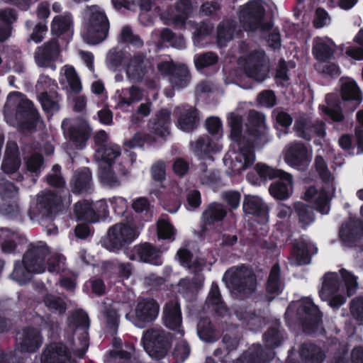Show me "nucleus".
Returning a JSON list of instances; mask_svg holds the SVG:
<instances>
[{
	"label": "nucleus",
	"instance_id": "obj_46",
	"mask_svg": "<svg viewBox=\"0 0 363 363\" xmlns=\"http://www.w3.org/2000/svg\"><path fill=\"white\" fill-rule=\"evenodd\" d=\"M294 208L302 228L306 229L315 220L314 209L301 201L294 203Z\"/></svg>",
	"mask_w": 363,
	"mask_h": 363
},
{
	"label": "nucleus",
	"instance_id": "obj_37",
	"mask_svg": "<svg viewBox=\"0 0 363 363\" xmlns=\"http://www.w3.org/2000/svg\"><path fill=\"white\" fill-rule=\"evenodd\" d=\"M241 336L239 326L237 324H225L222 337V342L225 345V355H228L238 349Z\"/></svg>",
	"mask_w": 363,
	"mask_h": 363
},
{
	"label": "nucleus",
	"instance_id": "obj_18",
	"mask_svg": "<svg viewBox=\"0 0 363 363\" xmlns=\"http://www.w3.org/2000/svg\"><path fill=\"white\" fill-rule=\"evenodd\" d=\"M21 165V160L16 143L8 141L1 164L3 172L8 174L11 179L21 182L23 176L18 172Z\"/></svg>",
	"mask_w": 363,
	"mask_h": 363
},
{
	"label": "nucleus",
	"instance_id": "obj_31",
	"mask_svg": "<svg viewBox=\"0 0 363 363\" xmlns=\"http://www.w3.org/2000/svg\"><path fill=\"white\" fill-rule=\"evenodd\" d=\"M265 300L270 303L283 291L281 281V269L279 264H274L265 283Z\"/></svg>",
	"mask_w": 363,
	"mask_h": 363
},
{
	"label": "nucleus",
	"instance_id": "obj_39",
	"mask_svg": "<svg viewBox=\"0 0 363 363\" xmlns=\"http://www.w3.org/2000/svg\"><path fill=\"white\" fill-rule=\"evenodd\" d=\"M224 206L218 202L211 203L202 213V221L205 225H211L222 222L227 216Z\"/></svg>",
	"mask_w": 363,
	"mask_h": 363
},
{
	"label": "nucleus",
	"instance_id": "obj_43",
	"mask_svg": "<svg viewBox=\"0 0 363 363\" xmlns=\"http://www.w3.org/2000/svg\"><path fill=\"white\" fill-rule=\"evenodd\" d=\"M73 191L77 193L87 191L91 187L92 179L90 170L84 167L75 172L71 182Z\"/></svg>",
	"mask_w": 363,
	"mask_h": 363
},
{
	"label": "nucleus",
	"instance_id": "obj_38",
	"mask_svg": "<svg viewBox=\"0 0 363 363\" xmlns=\"http://www.w3.org/2000/svg\"><path fill=\"white\" fill-rule=\"evenodd\" d=\"M299 354L304 363H322L325 357L322 349L312 342L301 344Z\"/></svg>",
	"mask_w": 363,
	"mask_h": 363
},
{
	"label": "nucleus",
	"instance_id": "obj_54",
	"mask_svg": "<svg viewBox=\"0 0 363 363\" xmlns=\"http://www.w3.org/2000/svg\"><path fill=\"white\" fill-rule=\"evenodd\" d=\"M312 54L318 61L327 62L333 57L334 50L325 42H315L312 48Z\"/></svg>",
	"mask_w": 363,
	"mask_h": 363
},
{
	"label": "nucleus",
	"instance_id": "obj_44",
	"mask_svg": "<svg viewBox=\"0 0 363 363\" xmlns=\"http://www.w3.org/2000/svg\"><path fill=\"white\" fill-rule=\"evenodd\" d=\"M236 21L232 19L223 20L217 28V40L220 45H225L227 43L233 38L234 33L237 29Z\"/></svg>",
	"mask_w": 363,
	"mask_h": 363
},
{
	"label": "nucleus",
	"instance_id": "obj_52",
	"mask_svg": "<svg viewBox=\"0 0 363 363\" xmlns=\"http://www.w3.org/2000/svg\"><path fill=\"white\" fill-rule=\"evenodd\" d=\"M341 287L345 290L347 296H353L357 289V277L345 269L340 270Z\"/></svg>",
	"mask_w": 363,
	"mask_h": 363
},
{
	"label": "nucleus",
	"instance_id": "obj_56",
	"mask_svg": "<svg viewBox=\"0 0 363 363\" xmlns=\"http://www.w3.org/2000/svg\"><path fill=\"white\" fill-rule=\"evenodd\" d=\"M118 41L125 44H130L136 48H142L144 44L142 38L138 35L134 34L129 26L123 28L118 36Z\"/></svg>",
	"mask_w": 363,
	"mask_h": 363
},
{
	"label": "nucleus",
	"instance_id": "obj_16",
	"mask_svg": "<svg viewBox=\"0 0 363 363\" xmlns=\"http://www.w3.org/2000/svg\"><path fill=\"white\" fill-rule=\"evenodd\" d=\"M74 213L79 220L90 223L105 220L108 216L106 201L101 200L93 206L87 201L77 202L74 206Z\"/></svg>",
	"mask_w": 363,
	"mask_h": 363
},
{
	"label": "nucleus",
	"instance_id": "obj_25",
	"mask_svg": "<svg viewBox=\"0 0 363 363\" xmlns=\"http://www.w3.org/2000/svg\"><path fill=\"white\" fill-rule=\"evenodd\" d=\"M244 267L236 268L229 277V283L233 290L240 294H252L257 286V280L253 274H247Z\"/></svg>",
	"mask_w": 363,
	"mask_h": 363
},
{
	"label": "nucleus",
	"instance_id": "obj_7",
	"mask_svg": "<svg viewBox=\"0 0 363 363\" xmlns=\"http://www.w3.org/2000/svg\"><path fill=\"white\" fill-rule=\"evenodd\" d=\"M264 347L261 344H253L236 359L235 363H269L273 358L272 350L279 346L283 337L279 330V325L269 327L263 334Z\"/></svg>",
	"mask_w": 363,
	"mask_h": 363
},
{
	"label": "nucleus",
	"instance_id": "obj_57",
	"mask_svg": "<svg viewBox=\"0 0 363 363\" xmlns=\"http://www.w3.org/2000/svg\"><path fill=\"white\" fill-rule=\"evenodd\" d=\"M0 197L3 202L18 199V189L11 182L1 179L0 180Z\"/></svg>",
	"mask_w": 363,
	"mask_h": 363
},
{
	"label": "nucleus",
	"instance_id": "obj_53",
	"mask_svg": "<svg viewBox=\"0 0 363 363\" xmlns=\"http://www.w3.org/2000/svg\"><path fill=\"white\" fill-rule=\"evenodd\" d=\"M16 20V13L11 9L0 11V42L9 36V23Z\"/></svg>",
	"mask_w": 363,
	"mask_h": 363
},
{
	"label": "nucleus",
	"instance_id": "obj_29",
	"mask_svg": "<svg viewBox=\"0 0 363 363\" xmlns=\"http://www.w3.org/2000/svg\"><path fill=\"white\" fill-rule=\"evenodd\" d=\"M279 180L272 183L269 187L270 195L277 200L288 199L293 191L292 176L286 172L279 177Z\"/></svg>",
	"mask_w": 363,
	"mask_h": 363
},
{
	"label": "nucleus",
	"instance_id": "obj_62",
	"mask_svg": "<svg viewBox=\"0 0 363 363\" xmlns=\"http://www.w3.org/2000/svg\"><path fill=\"white\" fill-rule=\"evenodd\" d=\"M218 61V57L212 52H205L199 55L194 60V63L198 70L216 65Z\"/></svg>",
	"mask_w": 363,
	"mask_h": 363
},
{
	"label": "nucleus",
	"instance_id": "obj_11",
	"mask_svg": "<svg viewBox=\"0 0 363 363\" xmlns=\"http://www.w3.org/2000/svg\"><path fill=\"white\" fill-rule=\"evenodd\" d=\"M265 9L258 1H250L240 11V20L246 30L269 31L273 27L271 21H264Z\"/></svg>",
	"mask_w": 363,
	"mask_h": 363
},
{
	"label": "nucleus",
	"instance_id": "obj_2",
	"mask_svg": "<svg viewBox=\"0 0 363 363\" xmlns=\"http://www.w3.org/2000/svg\"><path fill=\"white\" fill-rule=\"evenodd\" d=\"M228 123L233 143L223 157V163L233 174H239L255 164L254 144L250 136L242 135V118L240 115L231 113Z\"/></svg>",
	"mask_w": 363,
	"mask_h": 363
},
{
	"label": "nucleus",
	"instance_id": "obj_60",
	"mask_svg": "<svg viewBox=\"0 0 363 363\" xmlns=\"http://www.w3.org/2000/svg\"><path fill=\"white\" fill-rule=\"evenodd\" d=\"M354 41L359 46H349L345 53L355 60H363V28L354 36Z\"/></svg>",
	"mask_w": 363,
	"mask_h": 363
},
{
	"label": "nucleus",
	"instance_id": "obj_26",
	"mask_svg": "<svg viewBox=\"0 0 363 363\" xmlns=\"http://www.w3.org/2000/svg\"><path fill=\"white\" fill-rule=\"evenodd\" d=\"M163 320L164 325L175 331L181 336L184 335L182 329V316L180 304L177 301H169L166 303L163 310Z\"/></svg>",
	"mask_w": 363,
	"mask_h": 363
},
{
	"label": "nucleus",
	"instance_id": "obj_21",
	"mask_svg": "<svg viewBox=\"0 0 363 363\" xmlns=\"http://www.w3.org/2000/svg\"><path fill=\"white\" fill-rule=\"evenodd\" d=\"M160 306L157 302L151 298L141 299L137 304L134 324L140 328L154 321L159 313Z\"/></svg>",
	"mask_w": 363,
	"mask_h": 363
},
{
	"label": "nucleus",
	"instance_id": "obj_48",
	"mask_svg": "<svg viewBox=\"0 0 363 363\" xmlns=\"http://www.w3.org/2000/svg\"><path fill=\"white\" fill-rule=\"evenodd\" d=\"M320 296L330 297L337 294L341 288L340 279L336 273L325 274L323 277Z\"/></svg>",
	"mask_w": 363,
	"mask_h": 363
},
{
	"label": "nucleus",
	"instance_id": "obj_24",
	"mask_svg": "<svg viewBox=\"0 0 363 363\" xmlns=\"http://www.w3.org/2000/svg\"><path fill=\"white\" fill-rule=\"evenodd\" d=\"M60 53L58 44L56 40H51L38 47L35 52L34 59L36 65L40 67L56 69L54 62L57 60Z\"/></svg>",
	"mask_w": 363,
	"mask_h": 363
},
{
	"label": "nucleus",
	"instance_id": "obj_41",
	"mask_svg": "<svg viewBox=\"0 0 363 363\" xmlns=\"http://www.w3.org/2000/svg\"><path fill=\"white\" fill-rule=\"evenodd\" d=\"M135 251L141 262L154 265L162 264L161 257L157 248L152 244L145 242L135 246Z\"/></svg>",
	"mask_w": 363,
	"mask_h": 363
},
{
	"label": "nucleus",
	"instance_id": "obj_8",
	"mask_svg": "<svg viewBox=\"0 0 363 363\" xmlns=\"http://www.w3.org/2000/svg\"><path fill=\"white\" fill-rule=\"evenodd\" d=\"M84 40L89 44H97L108 35L109 23L104 11L98 6H87L82 13Z\"/></svg>",
	"mask_w": 363,
	"mask_h": 363
},
{
	"label": "nucleus",
	"instance_id": "obj_14",
	"mask_svg": "<svg viewBox=\"0 0 363 363\" xmlns=\"http://www.w3.org/2000/svg\"><path fill=\"white\" fill-rule=\"evenodd\" d=\"M60 202V197L52 191L40 193L37 196L35 203L30 208V219L40 223L50 219Z\"/></svg>",
	"mask_w": 363,
	"mask_h": 363
},
{
	"label": "nucleus",
	"instance_id": "obj_36",
	"mask_svg": "<svg viewBox=\"0 0 363 363\" xmlns=\"http://www.w3.org/2000/svg\"><path fill=\"white\" fill-rule=\"evenodd\" d=\"M23 240L21 235L9 228H0V247L5 254H13Z\"/></svg>",
	"mask_w": 363,
	"mask_h": 363
},
{
	"label": "nucleus",
	"instance_id": "obj_10",
	"mask_svg": "<svg viewBox=\"0 0 363 363\" xmlns=\"http://www.w3.org/2000/svg\"><path fill=\"white\" fill-rule=\"evenodd\" d=\"M141 343L145 352L153 359L164 358L172 347V336L158 328H150L143 332Z\"/></svg>",
	"mask_w": 363,
	"mask_h": 363
},
{
	"label": "nucleus",
	"instance_id": "obj_22",
	"mask_svg": "<svg viewBox=\"0 0 363 363\" xmlns=\"http://www.w3.org/2000/svg\"><path fill=\"white\" fill-rule=\"evenodd\" d=\"M41 363H74L70 348L62 342H53L45 346Z\"/></svg>",
	"mask_w": 363,
	"mask_h": 363
},
{
	"label": "nucleus",
	"instance_id": "obj_47",
	"mask_svg": "<svg viewBox=\"0 0 363 363\" xmlns=\"http://www.w3.org/2000/svg\"><path fill=\"white\" fill-rule=\"evenodd\" d=\"M122 346V340L115 337V363H133L131 354L135 351L133 344L125 342V350H123Z\"/></svg>",
	"mask_w": 363,
	"mask_h": 363
},
{
	"label": "nucleus",
	"instance_id": "obj_15",
	"mask_svg": "<svg viewBox=\"0 0 363 363\" xmlns=\"http://www.w3.org/2000/svg\"><path fill=\"white\" fill-rule=\"evenodd\" d=\"M64 133L68 135L69 140L78 149L84 147L91 135V129L88 122L83 118H66L62 122Z\"/></svg>",
	"mask_w": 363,
	"mask_h": 363
},
{
	"label": "nucleus",
	"instance_id": "obj_12",
	"mask_svg": "<svg viewBox=\"0 0 363 363\" xmlns=\"http://www.w3.org/2000/svg\"><path fill=\"white\" fill-rule=\"evenodd\" d=\"M296 317L302 330L307 335H314L323 323V313L311 298L304 299L299 305Z\"/></svg>",
	"mask_w": 363,
	"mask_h": 363
},
{
	"label": "nucleus",
	"instance_id": "obj_3",
	"mask_svg": "<svg viewBox=\"0 0 363 363\" xmlns=\"http://www.w3.org/2000/svg\"><path fill=\"white\" fill-rule=\"evenodd\" d=\"M124 67L128 79L133 83H143L150 89L159 86V75L155 69V60L145 52L131 55L115 50V68Z\"/></svg>",
	"mask_w": 363,
	"mask_h": 363
},
{
	"label": "nucleus",
	"instance_id": "obj_32",
	"mask_svg": "<svg viewBox=\"0 0 363 363\" xmlns=\"http://www.w3.org/2000/svg\"><path fill=\"white\" fill-rule=\"evenodd\" d=\"M242 209L245 214L252 215L262 221L267 220L269 213L268 206L258 196L245 195Z\"/></svg>",
	"mask_w": 363,
	"mask_h": 363
},
{
	"label": "nucleus",
	"instance_id": "obj_61",
	"mask_svg": "<svg viewBox=\"0 0 363 363\" xmlns=\"http://www.w3.org/2000/svg\"><path fill=\"white\" fill-rule=\"evenodd\" d=\"M190 351L191 349L188 342L186 341H180L175 345L172 352V356L176 363H182L189 357Z\"/></svg>",
	"mask_w": 363,
	"mask_h": 363
},
{
	"label": "nucleus",
	"instance_id": "obj_23",
	"mask_svg": "<svg viewBox=\"0 0 363 363\" xmlns=\"http://www.w3.org/2000/svg\"><path fill=\"white\" fill-rule=\"evenodd\" d=\"M248 123L247 133L252 140L254 146L264 144L266 142L267 129L264 115L257 111L252 110L248 115Z\"/></svg>",
	"mask_w": 363,
	"mask_h": 363
},
{
	"label": "nucleus",
	"instance_id": "obj_55",
	"mask_svg": "<svg viewBox=\"0 0 363 363\" xmlns=\"http://www.w3.org/2000/svg\"><path fill=\"white\" fill-rule=\"evenodd\" d=\"M45 307L51 312L62 314L67 310V304L65 301L55 295L48 294L43 299Z\"/></svg>",
	"mask_w": 363,
	"mask_h": 363
},
{
	"label": "nucleus",
	"instance_id": "obj_13",
	"mask_svg": "<svg viewBox=\"0 0 363 363\" xmlns=\"http://www.w3.org/2000/svg\"><path fill=\"white\" fill-rule=\"evenodd\" d=\"M69 330L77 337L78 343L76 352L80 357H83L89 347V319L87 314L82 311H75L68 319Z\"/></svg>",
	"mask_w": 363,
	"mask_h": 363
},
{
	"label": "nucleus",
	"instance_id": "obj_58",
	"mask_svg": "<svg viewBox=\"0 0 363 363\" xmlns=\"http://www.w3.org/2000/svg\"><path fill=\"white\" fill-rule=\"evenodd\" d=\"M255 170L261 180H272L283 175L284 171L271 167L263 163H257L255 166Z\"/></svg>",
	"mask_w": 363,
	"mask_h": 363
},
{
	"label": "nucleus",
	"instance_id": "obj_50",
	"mask_svg": "<svg viewBox=\"0 0 363 363\" xmlns=\"http://www.w3.org/2000/svg\"><path fill=\"white\" fill-rule=\"evenodd\" d=\"M208 301L216 312L218 315H221L227 311L225 303L222 300L220 291L218 284L213 281L208 296Z\"/></svg>",
	"mask_w": 363,
	"mask_h": 363
},
{
	"label": "nucleus",
	"instance_id": "obj_4",
	"mask_svg": "<svg viewBox=\"0 0 363 363\" xmlns=\"http://www.w3.org/2000/svg\"><path fill=\"white\" fill-rule=\"evenodd\" d=\"M362 96L357 84L354 80L343 82L340 88V98L335 93L325 96L326 106H319L322 112L334 122L345 119L343 111L354 112L362 103Z\"/></svg>",
	"mask_w": 363,
	"mask_h": 363
},
{
	"label": "nucleus",
	"instance_id": "obj_19",
	"mask_svg": "<svg viewBox=\"0 0 363 363\" xmlns=\"http://www.w3.org/2000/svg\"><path fill=\"white\" fill-rule=\"evenodd\" d=\"M244 73L249 78L261 82L268 76V68L266 65L264 54L259 51L250 53L243 65Z\"/></svg>",
	"mask_w": 363,
	"mask_h": 363
},
{
	"label": "nucleus",
	"instance_id": "obj_40",
	"mask_svg": "<svg viewBox=\"0 0 363 363\" xmlns=\"http://www.w3.org/2000/svg\"><path fill=\"white\" fill-rule=\"evenodd\" d=\"M197 333L199 338L208 343L216 342L221 334L216 330L211 320L208 318H201L197 324Z\"/></svg>",
	"mask_w": 363,
	"mask_h": 363
},
{
	"label": "nucleus",
	"instance_id": "obj_64",
	"mask_svg": "<svg viewBox=\"0 0 363 363\" xmlns=\"http://www.w3.org/2000/svg\"><path fill=\"white\" fill-rule=\"evenodd\" d=\"M350 309L352 318L363 323V296L354 298L350 303Z\"/></svg>",
	"mask_w": 363,
	"mask_h": 363
},
{
	"label": "nucleus",
	"instance_id": "obj_30",
	"mask_svg": "<svg viewBox=\"0 0 363 363\" xmlns=\"http://www.w3.org/2000/svg\"><path fill=\"white\" fill-rule=\"evenodd\" d=\"M60 84L67 92L79 93L82 90V84L74 67L66 65L60 69Z\"/></svg>",
	"mask_w": 363,
	"mask_h": 363
},
{
	"label": "nucleus",
	"instance_id": "obj_45",
	"mask_svg": "<svg viewBox=\"0 0 363 363\" xmlns=\"http://www.w3.org/2000/svg\"><path fill=\"white\" fill-rule=\"evenodd\" d=\"M298 265H306L311 261L309 244L305 240L294 243L291 252Z\"/></svg>",
	"mask_w": 363,
	"mask_h": 363
},
{
	"label": "nucleus",
	"instance_id": "obj_63",
	"mask_svg": "<svg viewBox=\"0 0 363 363\" xmlns=\"http://www.w3.org/2000/svg\"><path fill=\"white\" fill-rule=\"evenodd\" d=\"M331 18L328 11L322 8L318 7L314 13V18L313 20V26L315 29H320L325 26L330 25Z\"/></svg>",
	"mask_w": 363,
	"mask_h": 363
},
{
	"label": "nucleus",
	"instance_id": "obj_27",
	"mask_svg": "<svg viewBox=\"0 0 363 363\" xmlns=\"http://www.w3.org/2000/svg\"><path fill=\"white\" fill-rule=\"evenodd\" d=\"M139 233L133 223L125 222L115 224V252L127 247Z\"/></svg>",
	"mask_w": 363,
	"mask_h": 363
},
{
	"label": "nucleus",
	"instance_id": "obj_1",
	"mask_svg": "<svg viewBox=\"0 0 363 363\" xmlns=\"http://www.w3.org/2000/svg\"><path fill=\"white\" fill-rule=\"evenodd\" d=\"M65 267L63 255L51 253L45 242L35 241L29 244L22 262L15 263L11 277L22 285L30 281L33 274H42L46 269L50 273H59L64 271Z\"/></svg>",
	"mask_w": 363,
	"mask_h": 363
},
{
	"label": "nucleus",
	"instance_id": "obj_34",
	"mask_svg": "<svg viewBox=\"0 0 363 363\" xmlns=\"http://www.w3.org/2000/svg\"><path fill=\"white\" fill-rule=\"evenodd\" d=\"M178 127L186 132L196 129L199 123V116L195 108H177Z\"/></svg>",
	"mask_w": 363,
	"mask_h": 363
},
{
	"label": "nucleus",
	"instance_id": "obj_51",
	"mask_svg": "<svg viewBox=\"0 0 363 363\" xmlns=\"http://www.w3.org/2000/svg\"><path fill=\"white\" fill-rule=\"evenodd\" d=\"M39 100L43 109L53 113L60 109V96L56 92H43L40 94Z\"/></svg>",
	"mask_w": 363,
	"mask_h": 363
},
{
	"label": "nucleus",
	"instance_id": "obj_6",
	"mask_svg": "<svg viewBox=\"0 0 363 363\" xmlns=\"http://www.w3.org/2000/svg\"><path fill=\"white\" fill-rule=\"evenodd\" d=\"M171 111L167 108H161L155 113L147 123L150 133L137 132L130 140L124 145L129 148L143 147L145 144L152 145L157 138H164L170 133Z\"/></svg>",
	"mask_w": 363,
	"mask_h": 363
},
{
	"label": "nucleus",
	"instance_id": "obj_5",
	"mask_svg": "<svg viewBox=\"0 0 363 363\" xmlns=\"http://www.w3.org/2000/svg\"><path fill=\"white\" fill-rule=\"evenodd\" d=\"M4 112L8 124L23 130H30L40 121L39 114L33 107V103L18 91L11 92L8 95Z\"/></svg>",
	"mask_w": 363,
	"mask_h": 363
},
{
	"label": "nucleus",
	"instance_id": "obj_49",
	"mask_svg": "<svg viewBox=\"0 0 363 363\" xmlns=\"http://www.w3.org/2000/svg\"><path fill=\"white\" fill-rule=\"evenodd\" d=\"M169 79L173 86L179 89L184 88L190 82V72L185 65H177Z\"/></svg>",
	"mask_w": 363,
	"mask_h": 363
},
{
	"label": "nucleus",
	"instance_id": "obj_35",
	"mask_svg": "<svg viewBox=\"0 0 363 363\" xmlns=\"http://www.w3.org/2000/svg\"><path fill=\"white\" fill-rule=\"evenodd\" d=\"M194 152L201 159L212 158L211 154L220 150L217 140L208 135L200 136L193 147Z\"/></svg>",
	"mask_w": 363,
	"mask_h": 363
},
{
	"label": "nucleus",
	"instance_id": "obj_42",
	"mask_svg": "<svg viewBox=\"0 0 363 363\" xmlns=\"http://www.w3.org/2000/svg\"><path fill=\"white\" fill-rule=\"evenodd\" d=\"M73 18L70 13L65 12L62 15L56 16L53 18L50 31L53 35H60L66 32H69L73 28Z\"/></svg>",
	"mask_w": 363,
	"mask_h": 363
},
{
	"label": "nucleus",
	"instance_id": "obj_28",
	"mask_svg": "<svg viewBox=\"0 0 363 363\" xmlns=\"http://www.w3.org/2000/svg\"><path fill=\"white\" fill-rule=\"evenodd\" d=\"M311 155L306 145L302 143L291 145L285 155L286 162L298 169L304 168L310 162Z\"/></svg>",
	"mask_w": 363,
	"mask_h": 363
},
{
	"label": "nucleus",
	"instance_id": "obj_33",
	"mask_svg": "<svg viewBox=\"0 0 363 363\" xmlns=\"http://www.w3.org/2000/svg\"><path fill=\"white\" fill-rule=\"evenodd\" d=\"M363 225L361 221H352L342 224L339 230L340 240L346 245L354 246L361 237Z\"/></svg>",
	"mask_w": 363,
	"mask_h": 363
},
{
	"label": "nucleus",
	"instance_id": "obj_17",
	"mask_svg": "<svg viewBox=\"0 0 363 363\" xmlns=\"http://www.w3.org/2000/svg\"><path fill=\"white\" fill-rule=\"evenodd\" d=\"M40 331L33 327H26L17 333L16 352L34 353L43 343Z\"/></svg>",
	"mask_w": 363,
	"mask_h": 363
},
{
	"label": "nucleus",
	"instance_id": "obj_59",
	"mask_svg": "<svg viewBox=\"0 0 363 363\" xmlns=\"http://www.w3.org/2000/svg\"><path fill=\"white\" fill-rule=\"evenodd\" d=\"M157 233L159 240H168L170 242L175 240L176 230L168 220H161L158 222Z\"/></svg>",
	"mask_w": 363,
	"mask_h": 363
},
{
	"label": "nucleus",
	"instance_id": "obj_20",
	"mask_svg": "<svg viewBox=\"0 0 363 363\" xmlns=\"http://www.w3.org/2000/svg\"><path fill=\"white\" fill-rule=\"evenodd\" d=\"M294 130L298 137L310 141L315 135L323 138L326 135L325 124L321 121H312L310 118L300 116L296 118Z\"/></svg>",
	"mask_w": 363,
	"mask_h": 363
},
{
	"label": "nucleus",
	"instance_id": "obj_9",
	"mask_svg": "<svg viewBox=\"0 0 363 363\" xmlns=\"http://www.w3.org/2000/svg\"><path fill=\"white\" fill-rule=\"evenodd\" d=\"M108 137L104 130H99L94 136V142L98 147L96 152V159L99 162V178L101 182L107 186H112L113 174L112 162L113 159V150L112 146L106 145Z\"/></svg>",
	"mask_w": 363,
	"mask_h": 363
}]
</instances>
